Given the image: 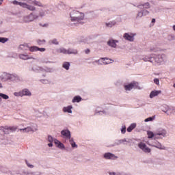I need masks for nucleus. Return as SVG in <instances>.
Instances as JSON below:
<instances>
[{
    "label": "nucleus",
    "mask_w": 175,
    "mask_h": 175,
    "mask_svg": "<svg viewBox=\"0 0 175 175\" xmlns=\"http://www.w3.org/2000/svg\"><path fill=\"white\" fill-rule=\"evenodd\" d=\"M145 62H151L153 65H163L166 61V55L165 54H152L149 56H144L142 58Z\"/></svg>",
    "instance_id": "f257e3e1"
},
{
    "label": "nucleus",
    "mask_w": 175,
    "mask_h": 175,
    "mask_svg": "<svg viewBox=\"0 0 175 175\" xmlns=\"http://www.w3.org/2000/svg\"><path fill=\"white\" fill-rule=\"evenodd\" d=\"M70 20L72 23H74V25L77 23H81L84 20V13L76 10H72L70 12Z\"/></svg>",
    "instance_id": "f03ea898"
},
{
    "label": "nucleus",
    "mask_w": 175,
    "mask_h": 175,
    "mask_svg": "<svg viewBox=\"0 0 175 175\" xmlns=\"http://www.w3.org/2000/svg\"><path fill=\"white\" fill-rule=\"evenodd\" d=\"M137 8L138 9H144L141 11H139L137 14V18H142V17H144V16H148L150 14V11L146 10V9H150L151 8V4H150L149 2H146L142 4H139L137 5Z\"/></svg>",
    "instance_id": "7ed1b4c3"
},
{
    "label": "nucleus",
    "mask_w": 175,
    "mask_h": 175,
    "mask_svg": "<svg viewBox=\"0 0 175 175\" xmlns=\"http://www.w3.org/2000/svg\"><path fill=\"white\" fill-rule=\"evenodd\" d=\"M0 80L4 83H6V81H18L20 77L14 73L3 72L0 75Z\"/></svg>",
    "instance_id": "20e7f679"
},
{
    "label": "nucleus",
    "mask_w": 175,
    "mask_h": 175,
    "mask_svg": "<svg viewBox=\"0 0 175 175\" xmlns=\"http://www.w3.org/2000/svg\"><path fill=\"white\" fill-rule=\"evenodd\" d=\"M12 3L13 5H16L21 6V8H23V9H27V10H30V12H35L36 10V8L33 5H31L27 3L20 2L17 0H14Z\"/></svg>",
    "instance_id": "39448f33"
},
{
    "label": "nucleus",
    "mask_w": 175,
    "mask_h": 175,
    "mask_svg": "<svg viewBox=\"0 0 175 175\" xmlns=\"http://www.w3.org/2000/svg\"><path fill=\"white\" fill-rule=\"evenodd\" d=\"M39 18V15L35 12H31L29 15L25 16L23 17L24 23H32V21H35V20H38Z\"/></svg>",
    "instance_id": "423d86ee"
},
{
    "label": "nucleus",
    "mask_w": 175,
    "mask_h": 175,
    "mask_svg": "<svg viewBox=\"0 0 175 175\" xmlns=\"http://www.w3.org/2000/svg\"><path fill=\"white\" fill-rule=\"evenodd\" d=\"M17 131V127L16 126H1L0 127V133L5 134V135H9V133H11V132H16Z\"/></svg>",
    "instance_id": "0eeeda50"
},
{
    "label": "nucleus",
    "mask_w": 175,
    "mask_h": 175,
    "mask_svg": "<svg viewBox=\"0 0 175 175\" xmlns=\"http://www.w3.org/2000/svg\"><path fill=\"white\" fill-rule=\"evenodd\" d=\"M103 157L107 161H117L118 159V156L110 152L104 153Z\"/></svg>",
    "instance_id": "6e6552de"
},
{
    "label": "nucleus",
    "mask_w": 175,
    "mask_h": 175,
    "mask_svg": "<svg viewBox=\"0 0 175 175\" xmlns=\"http://www.w3.org/2000/svg\"><path fill=\"white\" fill-rule=\"evenodd\" d=\"M139 87V83L137 82H131L127 85H124V89L126 91V92H128L129 91H132V90H136Z\"/></svg>",
    "instance_id": "1a4fd4ad"
},
{
    "label": "nucleus",
    "mask_w": 175,
    "mask_h": 175,
    "mask_svg": "<svg viewBox=\"0 0 175 175\" xmlns=\"http://www.w3.org/2000/svg\"><path fill=\"white\" fill-rule=\"evenodd\" d=\"M61 137L62 139H66V140H69L70 137H72V133H70V131L68 129H64L61 131Z\"/></svg>",
    "instance_id": "9d476101"
},
{
    "label": "nucleus",
    "mask_w": 175,
    "mask_h": 175,
    "mask_svg": "<svg viewBox=\"0 0 175 175\" xmlns=\"http://www.w3.org/2000/svg\"><path fill=\"white\" fill-rule=\"evenodd\" d=\"M148 144L151 147H155L156 148H159V150H166V147L164 146H162V144H161L157 140H154L151 143L148 142Z\"/></svg>",
    "instance_id": "9b49d317"
},
{
    "label": "nucleus",
    "mask_w": 175,
    "mask_h": 175,
    "mask_svg": "<svg viewBox=\"0 0 175 175\" xmlns=\"http://www.w3.org/2000/svg\"><path fill=\"white\" fill-rule=\"evenodd\" d=\"M138 147L142 151L145 152L146 154H150L151 152V149L147 146V145L144 142L138 143Z\"/></svg>",
    "instance_id": "f8f14e48"
},
{
    "label": "nucleus",
    "mask_w": 175,
    "mask_h": 175,
    "mask_svg": "<svg viewBox=\"0 0 175 175\" xmlns=\"http://www.w3.org/2000/svg\"><path fill=\"white\" fill-rule=\"evenodd\" d=\"M136 33H124L123 35L124 39H125V40H128L129 42H133Z\"/></svg>",
    "instance_id": "ddd939ff"
},
{
    "label": "nucleus",
    "mask_w": 175,
    "mask_h": 175,
    "mask_svg": "<svg viewBox=\"0 0 175 175\" xmlns=\"http://www.w3.org/2000/svg\"><path fill=\"white\" fill-rule=\"evenodd\" d=\"M167 134V131L165 129L160 128L158 129L155 133V137L158 139V137L160 136L161 138L165 137L166 135Z\"/></svg>",
    "instance_id": "4468645a"
},
{
    "label": "nucleus",
    "mask_w": 175,
    "mask_h": 175,
    "mask_svg": "<svg viewBox=\"0 0 175 175\" xmlns=\"http://www.w3.org/2000/svg\"><path fill=\"white\" fill-rule=\"evenodd\" d=\"M51 13V8L48 5L47 8H44V10H41L39 12V16L40 17H44L46 14H50Z\"/></svg>",
    "instance_id": "2eb2a0df"
},
{
    "label": "nucleus",
    "mask_w": 175,
    "mask_h": 175,
    "mask_svg": "<svg viewBox=\"0 0 175 175\" xmlns=\"http://www.w3.org/2000/svg\"><path fill=\"white\" fill-rule=\"evenodd\" d=\"M18 57L20 58V59H23V61H28V59H33V57L28 55V53H20L18 55Z\"/></svg>",
    "instance_id": "dca6fc26"
},
{
    "label": "nucleus",
    "mask_w": 175,
    "mask_h": 175,
    "mask_svg": "<svg viewBox=\"0 0 175 175\" xmlns=\"http://www.w3.org/2000/svg\"><path fill=\"white\" fill-rule=\"evenodd\" d=\"M28 3H33L36 6H39L40 8H43V9H47L49 8V5H43L40 1L34 0L33 1H28Z\"/></svg>",
    "instance_id": "f3484780"
},
{
    "label": "nucleus",
    "mask_w": 175,
    "mask_h": 175,
    "mask_svg": "<svg viewBox=\"0 0 175 175\" xmlns=\"http://www.w3.org/2000/svg\"><path fill=\"white\" fill-rule=\"evenodd\" d=\"M117 43H118V40L111 39L108 40L107 45L109 46V47L116 49L117 47Z\"/></svg>",
    "instance_id": "a211bd4d"
},
{
    "label": "nucleus",
    "mask_w": 175,
    "mask_h": 175,
    "mask_svg": "<svg viewBox=\"0 0 175 175\" xmlns=\"http://www.w3.org/2000/svg\"><path fill=\"white\" fill-rule=\"evenodd\" d=\"M30 72H34L35 73H39V72H42V67L38 66H31L29 68Z\"/></svg>",
    "instance_id": "6ab92c4d"
},
{
    "label": "nucleus",
    "mask_w": 175,
    "mask_h": 175,
    "mask_svg": "<svg viewBox=\"0 0 175 175\" xmlns=\"http://www.w3.org/2000/svg\"><path fill=\"white\" fill-rule=\"evenodd\" d=\"M72 109H73V106L68 105L67 107H64L62 110L64 113H68V114H72V113H73Z\"/></svg>",
    "instance_id": "aec40b11"
},
{
    "label": "nucleus",
    "mask_w": 175,
    "mask_h": 175,
    "mask_svg": "<svg viewBox=\"0 0 175 175\" xmlns=\"http://www.w3.org/2000/svg\"><path fill=\"white\" fill-rule=\"evenodd\" d=\"M18 131H20L21 133H28L29 132H33V129L31 126H27L24 129H19Z\"/></svg>",
    "instance_id": "412c9836"
},
{
    "label": "nucleus",
    "mask_w": 175,
    "mask_h": 175,
    "mask_svg": "<svg viewBox=\"0 0 175 175\" xmlns=\"http://www.w3.org/2000/svg\"><path fill=\"white\" fill-rule=\"evenodd\" d=\"M55 144L57 148H59V150H65V145H64L59 140H55Z\"/></svg>",
    "instance_id": "4be33fe9"
},
{
    "label": "nucleus",
    "mask_w": 175,
    "mask_h": 175,
    "mask_svg": "<svg viewBox=\"0 0 175 175\" xmlns=\"http://www.w3.org/2000/svg\"><path fill=\"white\" fill-rule=\"evenodd\" d=\"M23 96H32V93L28 89L25 88L22 90Z\"/></svg>",
    "instance_id": "5701e85b"
},
{
    "label": "nucleus",
    "mask_w": 175,
    "mask_h": 175,
    "mask_svg": "<svg viewBox=\"0 0 175 175\" xmlns=\"http://www.w3.org/2000/svg\"><path fill=\"white\" fill-rule=\"evenodd\" d=\"M83 100L81 96H75L72 100V103H80Z\"/></svg>",
    "instance_id": "b1692460"
},
{
    "label": "nucleus",
    "mask_w": 175,
    "mask_h": 175,
    "mask_svg": "<svg viewBox=\"0 0 175 175\" xmlns=\"http://www.w3.org/2000/svg\"><path fill=\"white\" fill-rule=\"evenodd\" d=\"M103 65H109V64H111L113 60L111 59H109L107 57H101Z\"/></svg>",
    "instance_id": "393cba45"
},
{
    "label": "nucleus",
    "mask_w": 175,
    "mask_h": 175,
    "mask_svg": "<svg viewBox=\"0 0 175 175\" xmlns=\"http://www.w3.org/2000/svg\"><path fill=\"white\" fill-rule=\"evenodd\" d=\"M62 67L65 70H69L70 69V62H64L62 64Z\"/></svg>",
    "instance_id": "a878e982"
},
{
    "label": "nucleus",
    "mask_w": 175,
    "mask_h": 175,
    "mask_svg": "<svg viewBox=\"0 0 175 175\" xmlns=\"http://www.w3.org/2000/svg\"><path fill=\"white\" fill-rule=\"evenodd\" d=\"M159 94H161V90L152 91L150 94V98L152 99V98H155V96H158Z\"/></svg>",
    "instance_id": "bb28decb"
},
{
    "label": "nucleus",
    "mask_w": 175,
    "mask_h": 175,
    "mask_svg": "<svg viewBox=\"0 0 175 175\" xmlns=\"http://www.w3.org/2000/svg\"><path fill=\"white\" fill-rule=\"evenodd\" d=\"M57 53H59V54H64V55H68V49L64 48V47H60L56 50Z\"/></svg>",
    "instance_id": "cd10ccee"
},
{
    "label": "nucleus",
    "mask_w": 175,
    "mask_h": 175,
    "mask_svg": "<svg viewBox=\"0 0 175 175\" xmlns=\"http://www.w3.org/2000/svg\"><path fill=\"white\" fill-rule=\"evenodd\" d=\"M116 24L117 22L116 21H110L105 23V26L107 27V28H112V27H114Z\"/></svg>",
    "instance_id": "c85d7f7f"
},
{
    "label": "nucleus",
    "mask_w": 175,
    "mask_h": 175,
    "mask_svg": "<svg viewBox=\"0 0 175 175\" xmlns=\"http://www.w3.org/2000/svg\"><path fill=\"white\" fill-rule=\"evenodd\" d=\"M78 53L77 49L69 48L67 49V55H70V54H74L76 55V54Z\"/></svg>",
    "instance_id": "c756f323"
},
{
    "label": "nucleus",
    "mask_w": 175,
    "mask_h": 175,
    "mask_svg": "<svg viewBox=\"0 0 175 175\" xmlns=\"http://www.w3.org/2000/svg\"><path fill=\"white\" fill-rule=\"evenodd\" d=\"M41 72H46V73H53L54 72V70L49 67H42Z\"/></svg>",
    "instance_id": "7c9ffc66"
},
{
    "label": "nucleus",
    "mask_w": 175,
    "mask_h": 175,
    "mask_svg": "<svg viewBox=\"0 0 175 175\" xmlns=\"http://www.w3.org/2000/svg\"><path fill=\"white\" fill-rule=\"evenodd\" d=\"M40 64H52L53 62H50L49 59L46 57H42L41 59H39Z\"/></svg>",
    "instance_id": "2f4dec72"
},
{
    "label": "nucleus",
    "mask_w": 175,
    "mask_h": 175,
    "mask_svg": "<svg viewBox=\"0 0 175 175\" xmlns=\"http://www.w3.org/2000/svg\"><path fill=\"white\" fill-rule=\"evenodd\" d=\"M49 44H54L55 46H58L59 44V42L57 38H54L49 40Z\"/></svg>",
    "instance_id": "473e14b6"
},
{
    "label": "nucleus",
    "mask_w": 175,
    "mask_h": 175,
    "mask_svg": "<svg viewBox=\"0 0 175 175\" xmlns=\"http://www.w3.org/2000/svg\"><path fill=\"white\" fill-rule=\"evenodd\" d=\"M18 49L19 50L26 51L28 50V49H29V46H28V44H23L19 45Z\"/></svg>",
    "instance_id": "72a5a7b5"
},
{
    "label": "nucleus",
    "mask_w": 175,
    "mask_h": 175,
    "mask_svg": "<svg viewBox=\"0 0 175 175\" xmlns=\"http://www.w3.org/2000/svg\"><path fill=\"white\" fill-rule=\"evenodd\" d=\"M109 175H123L125 174V172H113V171H109L107 172Z\"/></svg>",
    "instance_id": "f704fd0d"
},
{
    "label": "nucleus",
    "mask_w": 175,
    "mask_h": 175,
    "mask_svg": "<svg viewBox=\"0 0 175 175\" xmlns=\"http://www.w3.org/2000/svg\"><path fill=\"white\" fill-rule=\"evenodd\" d=\"M167 40H168V42H173V40H175V36L174 34H169L167 36Z\"/></svg>",
    "instance_id": "c9c22d12"
},
{
    "label": "nucleus",
    "mask_w": 175,
    "mask_h": 175,
    "mask_svg": "<svg viewBox=\"0 0 175 175\" xmlns=\"http://www.w3.org/2000/svg\"><path fill=\"white\" fill-rule=\"evenodd\" d=\"M55 140H57L56 138H54L51 135H48L47 141L49 142V143H55Z\"/></svg>",
    "instance_id": "e433bc0d"
},
{
    "label": "nucleus",
    "mask_w": 175,
    "mask_h": 175,
    "mask_svg": "<svg viewBox=\"0 0 175 175\" xmlns=\"http://www.w3.org/2000/svg\"><path fill=\"white\" fill-rule=\"evenodd\" d=\"M136 128V123L131 124L128 128H127V132H131L133 129H135Z\"/></svg>",
    "instance_id": "4c0bfd02"
},
{
    "label": "nucleus",
    "mask_w": 175,
    "mask_h": 175,
    "mask_svg": "<svg viewBox=\"0 0 175 175\" xmlns=\"http://www.w3.org/2000/svg\"><path fill=\"white\" fill-rule=\"evenodd\" d=\"M120 132L122 135H125V133H126V126H125V124L122 125Z\"/></svg>",
    "instance_id": "58836bf2"
},
{
    "label": "nucleus",
    "mask_w": 175,
    "mask_h": 175,
    "mask_svg": "<svg viewBox=\"0 0 175 175\" xmlns=\"http://www.w3.org/2000/svg\"><path fill=\"white\" fill-rule=\"evenodd\" d=\"M29 50L31 51V53H35L38 51V46H29Z\"/></svg>",
    "instance_id": "ea45409f"
},
{
    "label": "nucleus",
    "mask_w": 175,
    "mask_h": 175,
    "mask_svg": "<svg viewBox=\"0 0 175 175\" xmlns=\"http://www.w3.org/2000/svg\"><path fill=\"white\" fill-rule=\"evenodd\" d=\"M147 135H148V139H152V137H155V133L152 131H147Z\"/></svg>",
    "instance_id": "a19ab883"
},
{
    "label": "nucleus",
    "mask_w": 175,
    "mask_h": 175,
    "mask_svg": "<svg viewBox=\"0 0 175 175\" xmlns=\"http://www.w3.org/2000/svg\"><path fill=\"white\" fill-rule=\"evenodd\" d=\"M0 97L1 100L4 99V100H8V99H9V96L3 93H0Z\"/></svg>",
    "instance_id": "79ce46f5"
},
{
    "label": "nucleus",
    "mask_w": 175,
    "mask_h": 175,
    "mask_svg": "<svg viewBox=\"0 0 175 175\" xmlns=\"http://www.w3.org/2000/svg\"><path fill=\"white\" fill-rule=\"evenodd\" d=\"M150 11L152 13H158L159 12H161V8L159 7H154L153 9H150Z\"/></svg>",
    "instance_id": "37998d69"
},
{
    "label": "nucleus",
    "mask_w": 175,
    "mask_h": 175,
    "mask_svg": "<svg viewBox=\"0 0 175 175\" xmlns=\"http://www.w3.org/2000/svg\"><path fill=\"white\" fill-rule=\"evenodd\" d=\"M92 64L93 65H95V64H97L98 65H103V63L102 62V58H100L98 60H95L94 62H92Z\"/></svg>",
    "instance_id": "c03bdc74"
},
{
    "label": "nucleus",
    "mask_w": 175,
    "mask_h": 175,
    "mask_svg": "<svg viewBox=\"0 0 175 175\" xmlns=\"http://www.w3.org/2000/svg\"><path fill=\"white\" fill-rule=\"evenodd\" d=\"M34 116L37 117V118H40L42 117V112L38 110H36L34 112Z\"/></svg>",
    "instance_id": "a18cd8bd"
},
{
    "label": "nucleus",
    "mask_w": 175,
    "mask_h": 175,
    "mask_svg": "<svg viewBox=\"0 0 175 175\" xmlns=\"http://www.w3.org/2000/svg\"><path fill=\"white\" fill-rule=\"evenodd\" d=\"M120 144H122L121 139H118L115 141L113 145H111V147H114L115 146H120Z\"/></svg>",
    "instance_id": "49530a36"
},
{
    "label": "nucleus",
    "mask_w": 175,
    "mask_h": 175,
    "mask_svg": "<svg viewBox=\"0 0 175 175\" xmlns=\"http://www.w3.org/2000/svg\"><path fill=\"white\" fill-rule=\"evenodd\" d=\"M14 96H21V98H23V92L22 90L19 91V92H16L14 93Z\"/></svg>",
    "instance_id": "de8ad7c7"
},
{
    "label": "nucleus",
    "mask_w": 175,
    "mask_h": 175,
    "mask_svg": "<svg viewBox=\"0 0 175 175\" xmlns=\"http://www.w3.org/2000/svg\"><path fill=\"white\" fill-rule=\"evenodd\" d=\"M25 163L27 166L29 167V169H33L35 167V165L31 164L28 160H25Z\"/></svg>",
    "instance_id": "09e8293b"
},
{
    "label": "nucleus",
    "mask_w": 175,
    "mask_h": 175,
    "mask_svg": "<svg viewBox=\"0 0 175 175\" xmlns=\"http://www.w3.org/2000/svg\"><path fill=\"white\" fill-rule=\"evenodd\" d=\"M9 40L8 38L0 37V43H6Z\"/></svg>",
    "instance_id": "8fccbe9b"
},
{
    "label": "nucleus",
    "mask_w": 175,
    "mask_h": 175,
    "mask_svg": "<svg viewBox=\"0 0 175 175\" xmlns=\"http://www.w3.org/2000/svg\"><path fill=\"white\" fill-rule=\"evenodd\" d=\"M37 42L39 46H42V44H44V43H46V40H38Z\"/></svg>",
    "instance_id": "3c124183"
},
{
    "label": "nucleus",
    "mask_w": 175,
    "mask_h": 175,
    "mask_svg": "<svg viewBox=\"0 0 175 175\" xmlns=\"http://www.w3.org/2000/svg\"><path fill=\"white\" fill-rule=\"evenodd\" d=\"M96 113L98 114H104L106 116V114H107V111L105 109L102 110V111H98L96 110Z\"/></svg>",
    "instance_id": "603ef678"
},
{
    "label": "nucleus",
    "mask_w": 175,
    "mask_h": 175,
    "mask_svg": "<svg viewBox=\"0 0 175 175\" xmlns=\"http://www.w3.org/2000/svg\"><path fill=\"white\" fill-rule=\"evenodd\" d=\"M155 117H149L145 119V122H150V121H154Z\"/></svg>",
    "instance_id": "864d4df0"
},
{
    "label": "nucleus",
    "mask_w": 175,
    "mask_h": 175,
    "mask_svg": "<svg viewBox=\"0 0 175 175\" xmlns=\"http://www.w3.org/2000/svg\"><path fill=\"white\" fill-rule=\"evenodd\" d=\"M70 146H71L72 148H73V149L77 148V147H79V146L76 144V142L70 144Z\"/></svg>",
    "instance_id": "5fc2aeb1"
},
{
    "label": "nucleus",
    "mask_w": 175,
    "mask_h": 175,
    "mask_svg": "<svg viewBox=\"0 0 175 175\" xmlns=\"http://www.w3.org/2000/svg\"><path fill=\"white\" fill-rule=\"evenodd\" d=\"M165 109H162V111H163L164 113H167L169 111V106L167 105H165Z\"/></svg>",
    "instance_id": "6e6d98bb"
},
{
    "label": "nucleus",
    "mask_w": 175,
    "mask_h": 175,
    "mask_svg": "<svg viewBox=\"0 0 175 175\" xmlns=\"http://www.w3.org/2000/svg\"><path fill=\"white\" fill-rule=\"evenodd\" d=\"M37 51H40L41 53H44V51H46V49L44 48H37Z\"/></svg>",
    "instance_id": "4d7b16f0"
},
{
    "label": "nucleus",
    "mask_w": 175,
    "mask_h": 175,
    "mask_svg": "<svg viewBox=\"0 0 175 175\" xmlns=\"http://www.w3.org/2000/svg\"><path fill=\"white\" fill-rule=\"evenodd\" d=\"M40 82L42 83V84H49V80L47 79H41Z\"/></svg>",
    "instance_id": "13d9d810"
},
{
    "label": "nucleus",
    "mask_w": 175,
    "mask_h": 175,
    "mask_svg": "<svg viewBox=\"0 0 175 175\" xmlns=\"http://www.w3.org/2000/svg\"><path fill=\"white\" fill-rule=\"evenodd\" d=\"M154 84H157V85H159V79H157V78H155V79H154Z\"/></svg>",
    "instance_id": "bf43d9fd"
},
{
    "label": "nucleus",
    "mask_w": 175,
    "mask_h": 175,
    "mask_svg": "<svg viewBox=\"0 0 175 175\" xmlns=\"http://www.w3.org/2000/svg\"><path fill=\"white\" fill-rule=\"evenodd\" d=\"M121 140V142H122V144L123 143H129V140H128V139H126V138H124V139H120Z\"/></svg>",
    "instance_id": "052dcab7"
},
{
    "label": "nucleus",
    "mask_w": 175,
    "mask_h": 175,
    "mask_svg": "<svg viewBox=\"0 0 175 175\" xmlns=\"http://www.w3.org/2000/svg\"><path fill=\"white\" fill-rule=\"evenodd\" d=\"M32 172H23L22 175H31Z\"/></svg>",
    "instance_id": "680f3d73"
},
{
    "label": "nucleus",
    "mask_w": 175,
    "mask_h": 175,
    "mask_svg": "<svg viewBox=\"0 0 175 175\" xmlns=\"http://www.w3.org/2000/svg\"><path fill=\"white\" fill-rule=\"evenodd\" d=\"M68 140H69L70 144L75 143V139H73V138H72V137H70V139H68Z\"/></svg>",
    "instance_id": "e2e57ef3"
},
{
    "label": "nucleus",
    "mask_w": 175,
    "mask_h": 175,
    "mask_svg": "<svg viewBox=\"0 0 175 175\" xmlns=\"http://www.w3.org/2000/svg\"><path fill=\"white\" fill-rule=\"evenodd\" d=\"M90 51H90V49H87L85 50V53L86 54H89V53H90Z\"/></svg>",
    "instance_id": "0e129e2a"
},
{
    "label": "nucleus",
    "mask_w": 175,
    "mask_h": 175,
    "mask_svg": "<svg viewBox=\"0 0 175 175\" xmlns=\"http://www.w3.org/2000/svg\"><path fill=\"white\" fill-rule=\"evenodd\" d=\"M48 146H49V147H53V142H49V143L48 144Z\"/></svg>",
    "instance_id": "69168bd1"
},
{
    "label": "nucleus",
    "mask_w": 175,
    "mask_h": 175,
    "mask_svg": "<svg viewBox=\"0 0 175 175\" xmlns=\"http://www.w3.org/2000/svg\"><path fill=\"white\" fill-rule=\"evenodd\" d=\"M172 29H173V31H174V32H175V25H174L172 26Z\"/></svg>",
    "instance_id": "338daca9"
},
{
    "label": "nucleus",
    "mask_w": 175,
    "mask_h": 175,
    "mask_svg": "<svg viewBox=\"0 0 175 175\" xmlns=\"http://www.w3.org/2000/svg\"><path fill=\"white\" fill-rule=\"evenodd\" d=\"M152 23H155V18L152 19Z\"/></svg>",
    "instance_id": "774afa93"
}]
</instances>
